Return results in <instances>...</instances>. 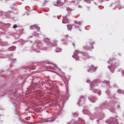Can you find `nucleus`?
Returning a JSON list of instances; mask_svg holds the SVG:
<instances>
[{
    "label": "nucleus",
    "mask_w": 124,
    "mask_h": 124,
    "mask_svg": "<svg viewBox=\"0 0 124 124\" xmlns=\"http://www.w3.org/2000/svg\"><path fill=\"white\" fill-rule=\"evenodd\" d=\"M91 68L93 69V68H94L93 66H91Z\"/></svg>",
    "instance_id": "1a4fd4ad"
},
{
    "label": "nucleus",
    "mask_w": 124,
    "mask_h": 124,
    "mask_svg": "<svg viewBox=\"0 0 124 124\" xmlns=\"http://www.w3.org/2000/svg\"><path fill=\"white\" fill-rule=\"evenodd\" d=\"M54 120H50V119H49L48 120L47 119L45 121V122H54Z\"/></svg>",
    "instance_id": "0eeeda50"
},
{
    "label": "nucleus",
    "mask_w": 124,
    "mask_h": 124,
    "mask_svg": "<svg viewBox=\"0 0 124 124\" xmlns=\"http://www.w3.org/2000/svg\"><path fill=\"white\" fill-rule=\"evenodd\" d=\"M119 66V64L118 63H115L113 65H112L111 66H109L108 68L110 70L111 73H114L115 71V69L117 68Z\"/></svg>",
    "instance_id": "f257e3e1"
},
{
    "label": "nucleus",
    "mask_w": 124,
    "mask_h": 124,
    "mask_svg": "<svg viewBox=\"0 0 124 124\" xmlns=\"http://www.w3.org/2000/svg\"><path fill=\"white\" fill-rule=\"evenodd\" d=\"M74 58L76 60V61H78L79 60V57L76 56V54L74 55Z\"/></svg>",
    "instance_id": "39448f33"
},
{
    "label": "nucleus",
    "mask_w": 124,
    "mask_h": 124,
    "mask_svg": "<svg viewBox=\"0 0 124 124\" xmlns=\"http://www.w3.org/2000/svg\"><path fill=\"white\" fill-rule=\"evenodd\" d=\"M62 23H63V24H65V23L63 22V21H62Z\"/></svg>",
    "instance_id": "f8f14e48"
},
{
    "label": "nucleus",
    "mask_w": 124,
    "mask_h": 124,
    "mask_svg": "<svg viewBox=\"0 0 124 124\" xmlns=\"http://www.w3.org/2000/svg\"><path fill=\"white\" fill-rule=\"evenodd\" d=\"M73 46H75V44H73Z\"/></svg>",
    "instance_id": "9d476101"
},
{
    "label": "nucleus",
    "mask_w": 124,
    "mask_h": 124,
    "mask_svg": "<svg viewBox=\"0 0 124 124\" xmlns=\"http://www.w3.org/2000/svg\"><path fill=\"white\" fill-rule=\"evenodd\" d=\"M31 69H34V68H33H33H31Z\"/></svg>",
    "instance_id": "9b49d317"
},
{
    "label": "nucleus",
    "mask_w": 124,
    "mask_h": 124,
    "mask_svg": "<svg viewBox=\"0 0 124 124\" xmlns=\"http://www.w3.org/2000/svg\"><path fill=\"white\" fill-rule=\"evenodd\" d=\"M13 28H14V29L17 28V25L16 24L14 25Z\"/></svg>",
    "instance_id": "6e6552de"
},
{
    "label": "nucleus",
    "mask_w": 124,
    "mask_h": 124,
    "mask_svg": "<svg viewBox=\"0 0 124 124\" xmlns=\"http://www.w3.org/2000/svg\"><path fill=\"white\" fill-rule=\"evenodd\" d=\"M107 0V1H108V0Z\"/></svg>",
    "instance_id": "ddd939ff"
},
{
    "label": "nucleus",
    "mask_w": 124,
    "mask_h": 124,
    "mask_svg": "<svg viewBox=\"0 0 124 124\" xmlns=\"http://www.w3.org/2000/svg\"><path fill=\"white\" fill-rule=\"evenodd\" d=\"M67 27L68 29H69V30H71V29H72V25H67Z\"/></svg>",
    "instance_id": "423d86ee"
},
{
    "label": "nucleus",
    "mask_w": 124,
    "mask_h": 124,
    "mask_svg": "<svg viewBox=\"0 0 124 124\" xmlns=\"http://www.w3.org/2000/svg\"><path fill=\"white\" fill-rule=\"evenodd\" d=\"M118 124L119 122H118V120H117V119L116 118H112L110 120V121L108 122V124Z\"/></svg>",
    "instance_id": "f03ea898"
},
{
    "label": "nucleus",
    "mask_w": 124,
    "mask_h": 124,
    "mask_svg": "<svg viewBox=\"0 0 124 124\" xmlns=\"http://www.w3.org/2000/svg\"><path fill=\"white\" fill-rule=\"evenodd\" d=\"M54 5L56 6H62V5H63V2H62L61 0H58L57 1V4H54Z\"/></svg>",
    "instance_id": "7ed1b4c3"
},
{
    "label": "nucleus",
    "mask_w": 124,
    "mask_h": 124,
    "mask_svg": "<svg viewBox=\"0 0 124 124\" xmlns=\"http://www.w3.org/2000/svg\"><path fill=\"white\" fill-rule=\"evenodd\" d=\"M31 30H34V29H38V26H36L35 25H33L30 28Z\"/></svg>",
    "instance_id": "20e7f679"
}]
</instances>
